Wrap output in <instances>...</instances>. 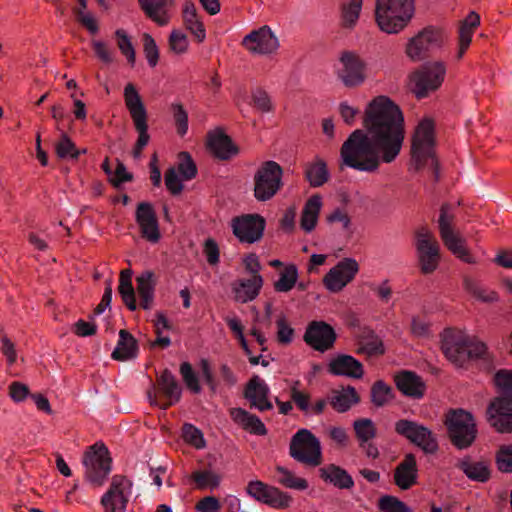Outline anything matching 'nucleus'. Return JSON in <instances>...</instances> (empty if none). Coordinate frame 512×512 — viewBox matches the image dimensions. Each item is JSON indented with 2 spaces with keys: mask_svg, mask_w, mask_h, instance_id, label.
<instances>
[{
  "mask_svg": "<svg viewBox=\"0 0 512 512\" xmlns=\"http://www.w3.org/2000/svg\"><path fill=\"white\" fill-rule=\"evenodd\" d=\"M363 129L354 130L340 148L341 165L376 173L381 163H392L400 154L405 138L400 108L386 96L374 98L367 106Z\"/></svg>",
  "mask_w": 512,
  "mask_h": 512,
  "instance_id": "obj_1",
  "label": "nucleus"
},
{
  "mask_svg": "<svg viewBox=\"0 0 512 512\" xmlns=\"http://www.w3.org/2000/svg\"><path fill=\"white\" fill-rule=\"evenodd\" d=\"M300 381H295L290 388L291 401L299 411L306 416L321 415L329 403L338 413L347 412L353 405L360 402V396L353 386H347L340 391H334L329 401L325 398L315 400L310 404L311 396L308 392L299 389Z\"/></svg>",
  "mask_w": 512,
  "mask_h": 512,
  "instance_id": "obj_2",
  "label": "nucleus"
},
{
  "mask_svg": "<svg viewBox=\"0 0 512 512\" xmlns=\"http://www.w3.org/2000/svg\"><path fill=\"white\" fill-rule=\"evenodd\" d=\"M441 349L457 367H463L468 360L482 358L487 351L483 342L471 340L462 332L452 329L445 330Z\"/></svg>",
  "mask_w": 512,
  "mask_h": 512,
  "instance_id": "obj_3",
  "label": "nucleus"
},
{
  "mask_svg": "<svg viewBox=\"0 0 512 512\" xmlns=\"http://www.w3.org/2000/svg\"><path fill=\"white\" fill-rule=\"evenodd\" d=\"M414 14V0H377L375 19L379 28L388 34L403 30Z\"/></svg>",
  "mask_w": 512,
  "mask_h": 512,
  "instance_id": "obj_4",
  "label": "nucleus"
},
{
  "mask_svg": "<svg viewBox=\"0 0 512 512\" xmlns=\"http://www.w3.org/2000/svg\"><path fill=\"white\" fill-rule=\"evenodd\" d=\"M431 119H423L417 125L412 137L411 156L416 170L422 169L429 162L438 179L439 163L435 156V131Z\"/></svg>",
  "mask_w": 512,
  "mask_h": 512,
  "instance_id": "obj_5",
  "label": "nucleus"
},
{
  "mask_svg": "<svg viewBox=\"0 0 512 512\" xmlns=\"http://www.w3.org/2000/svg\"><path fill=\"white\" fill-rule=\"evenodd\" d=\"M82 464L84 480L94 488L102 487L112 471V458L102 441L87 447L82 457Z\"/></svg>",
  "mask_w": 512,
  "mask_h": 512,
  "instance_id": "obj_6",
  "label": "nucleus"
},
{
  "mask_svg": "<svg viewBox=\"0 0 512 512\" xmlns=\"http://www.w3.org/2000/svg\"><path fill=\"white\" fill-rule=\"evenodd\" d=\"M124 102L134 127L138 132V139L134 144L132 155L138 159L142 155L143 149L147 146L150 140L148 134V115L144 103L132 83H128L124 88Z\"/></svg>",
  "mask_w": 512,
  "mask_h": 512,
  "instance_id": "obj_7",
  "label": "nucleus"
},
{
  "mask_svg": "<svg viewBox=\"0 0 512 512\" xmlns=\"http://www.w3.org/2000/svg\"><path fill=\"white\" fill-rule=\"evenodd\" d=\"M455 215L452 205L442 204L438 219V228L441 240L447 249L456 257L466 263H474V258L466 246V240L455 230Z\"/></svg>",
  "mask_w": 512,
  "mask_h": 512,
  "instance_id": "obj_8",
  "label": "nucleus"
},
{
  "mask_svg": "<svg viewBox=\"0 0 512 512\" xmlns=\"http://www.w3.org/2000/svg\"><path fill=\"white\" fill-rule=\"evenodd\" d=\"M445 426L450 442L459 450L471 447L477 437V428L472 414L462 409L449 411Z\"/></svg>",
  "mask_w": 512,
  "mask_h": 512,
  "instance_id": "obj_9",
  "label": "nucleus"
},
{
  "mask_svg": "<svg viewBox=\"0 0 512 512\" xmlns=\"http://www.w3.org/2000/svg\"><path fill=\"white\" fill-rule=\"evenodd\" d=\"M283 168L273 160L263 162L256 170L254 197L259 202L271 200L283 187Z\"/></svg>",
  "mask_w": 512,
  "mask_h": 512,
  "instance_id": "obj_10",
  "label": "nucleus"
},
{
  "mask_svg": "<svg viewBox=\"0 0 512 512\" xmlns=\"http://www.w3.org/2000/svg\"><path fill=\"white\" fill-rule=\"evenodd\" d=\"M289 454L297 462L309 467H317L323 461L319 439L305 428L298 430L292 436Z\"/></svg>",
  "mask_w": 512,
  "mask_h": 512,
  "instance_id": "obj_11",
  "label": "nucleus"
},
{
  "mask_svg": "<svg viewBox=\"0 0 512 512\" xmlns=\"http://www.w3.org/2000/svg\"><path fill=\"white\" fill-rule=\"evenodd\" d=\"M394 430L425 454L434 455L439 450L436 434L429 427L417 421L400 419L395 422Z\"/></svg>",
  "mask_w": 512,
  "mask_h": 512,
  "instance_id": "obj_12",
  "label": "nucleus"
},
{
  "mask_svg": "<svg viewBox=\"0 0 512 512\" xmlns=\"http://www.w3.org/2000/svg\"><path fill=\"white\" fill-rule=\"evenodd\" d=\"M445 75L443 62L426 63L410 75L411 91L418 99L425 98L442 85Z\"/></svg>",
  "mask_w": 512,
  "mask_h": 512,
  "instance_id": "obj_13",
  "label": "nucleus"
},
{
  "mask_svg": "<svg viewBox=\"0 0 512 512\" xmlns=\"http://www.w3.org/2000/svg\"><path fill=\"white\" fill-rule=\"evenodd\" d=\"M416 251L421 273L428 275L439 266L440 246L434 234L425 226L420 227L416 233Z\"/></svg>",
  "mask_w": 512,
  "mask_h": 512,
  "instance_id": "obj_14",
  "label": "nucleus"
},
{
  "mask_svg": "<svg viewBox=\"0 0 512 512\" xmlns=\"http://www.w3.org/2000/svg\"><path fill=\"white\" fill-rule=\"evenodd\" d=\"M445 40L444 32L435 27H426L406 45V55L412 61H421L427 58L431 51L442 46Z\"/></svg>",
  "mask_w": 512,
  "mask_h": 512,
  "instance_id": "obj_15",
  "label": "nucleus"
},
{
  "mask_svg": "<svg viewBox=\"0 0 512 512\" xmlns=\"http://www.w3.org/2000/svg\"><path fill=\"white\" fill-rule=\"evenodd\" d=\"M132 481L124 475H114L108 490L102 495L100 503L105 512H126L132 493Z\"/></svg>",
  "mask_w": 512,
  "mask_h": 512,
  "instance_id": "obj_16",
  "label": "nucleus"
},
{
  "mask_svg": "<svg viewBox=\"0 0 512 512\" xmlns=\"http://www.w3.org/2000/svg\"><path fill=\"white\" fill-rule=\"evenodd\" d=\"M266 222L259 214H243L231 220L234 236L240 243L253 244L262 239Z\"/></svg>",
  "mask_w": 512,
  "mask_h": 512,
  "instance_id": "obj_17",
  "label": "nucleus"
},
{
  "mask_svg": "<svg viewBox=\"0 0 512 512\" xmlns=\"http://www.w3.org/2000/svg\"><path fill=\"white\" fill-rule=\"evenodd\" d=\"M157 385L159 392L164 396V400L162 401L157 398L156 388L152 386L151 390L147 392L151 404L166 410L180 401L181 387L170 370L165 369L161 373L157 378Z\"/></svg>",
  "mask_w": 512,
  "mask_h": 512,
  "instance_id": "obj_18",
  "label": "nucleus"
},
{
  "mask_svg": "<svg viewBox=\"0 0 512 512\" xmlns=\"http://www.w3.org/2000/svg\"><path fill=\"white\" fill-rule=\"evenodd\" d=\"M359 264L353 258H344L332 267L323 278L326 289L332 293L342 291L356 276Z\"/></svg>",
  "mask_w": 512,
  "mask_h": 512,
  "instance_id": "obj_19",
  "label": "nucleus"
},
{
  "mask_svg": "<svg viewBox=\"0 0 512 512\" xmlns=\"http://www.w3.org/2000/svg\"><path fill=\"white\" fill-rule=\"evenodd\" d=\"M336 338L337 335L334 328L324 321L310 322L303 336L305 343L319 352L331 349Z\"/></svg>",
  "mask_w": 512,
  "mask_h": 512,
  "instance_id": "obj_20",
  "label": "nucleus"
},
{
  "mask_svg": "<svg viewBox=\"0 0 512 512\" xmlns=\"http://www.w3.org/2000/svg\"><path fill=\"white\" fill-rule=\"evenodd\" d=\"M246 490L256 500L274 508H287L292 502L290 495L259 480L250 481Z\"/></svg>",
  "mask_w": 512,
  "mask_h": 512,
  "instance_id": "obj_21",
  "label": "nucleus"
},
{
  "mask_svg": "<svg viewBox=\"0 0 512 512\" xmlns=\"http://www.w3.org/2000/svg\"><path fill=\"white\" fill-rule=\"evenodd\" d=\"M340 63L342 68L337 75L346 87H356L365 81V63L356 53L342 52Z\"/></svg>",
  "mask_w": 512,
  "mask_h": 512,
  "instance_id": "obj_22",
  "label": "nucleus"
},
{
  "mask_svg": "<svg viewBox=\"0 0 512 512\" xmlns=\"http://www.w3.org/2000/svg\"><path fill=\"white\" fill-rule=\"evenodd\" d=\"M242 45L253 54H272L279 48V42L270 27L262 26L251 31L243 40Z\"/></svg>",
  "mask_w": 512,
  "mask_h": 512,
  "instance_id": "obj_23",
  "label": "nucleus"
},
{
  "mask_svg": "<svg viewBox=\"0 0 512 512\" xmlns=\"http://www.w3.org/2000/svg\"><path fill=\"white\" fill-rule=\"evenodd\" d=\"M487 420L499 433L512 432V400L496 397L487 408Z\"/></svg>",
  "mask_w": 512,
  "mask_h": 512,
  "instance_id": "obj_24",
  "label": "nucleus"
},
{
  "mask_svg": "<svg viewBox=\"0 0 512 512\" xmlns=\"http://www.w3.org/2000/svg\"><path fill=\"white\" fill-rule=\"evenodd\" d=\"M136 223L140 228L142 238L151 243H157L161 234L156 212L151 203L141 202L137 205Z\"/></svg>",
  "mask_w": 512,
  "mask_h": 512,
  "instance_id": "obj_25",
  "label": "nucleus"
},
{
  "mask_svg": "<svg viewBox=\"0 0 512 512\" xmlns=\"http://www.w3.org/2000/svg\"><path fill=\"white\" fill-rule=\"evenodd\" d=\"M269 392L267 384L255 375L247 383L244 396L250 402V407L264 412L273 408L271 401L268 399Z\"/></svg>",
  "mask_w": 512,
  "mask_h": 512,
  "instance_id": "obj_26",
  "label": "nucleus"
},
{
  "mask_svg": "<svg viewBox=\"0 0 512 512\" xmlns=\"http://www.w3.org/2000/svg\"><path fill=\"white\" fill-rule=\"evenodd\" d=\"M393 479L394 484L401 490H408L417 484L418 466L413 453L404 455L402 461L394 469Z\"/></svg>",
  "mask_w": 512,
  "mask_h": 512,
  "instance_id": "obj_27",
  "label": "nucleus"
},
{
  "mask_svg": "<svg viewBox=\"0 0 512 512\" xmlns=\"http://www.w3.org/2000/svg\"><path fill=\"white\" fill-rule=\"evenodd\" d=\"M328 372L335 376L361 379L364 375L363 364L351 355L339 354L328 364Z\"/></svg>",
  "mask_w": 512,
  "mask_h": 512,
  "instance_id": "obj_28",
  "label": "nucleus"
},
{
  "mask_svg": "<svg viewBox=\"0 0 512 512\" xmlns=\"http://www.w3.org/2000/svg\"><path fill=\"white\" fill-rule=\"evenodd\" d=\"M207 148L220 160H229L239 152L232 139L220 129L208 133Z\"/></svg>",
  "mask_w": 512,
  "mask_h": 512,
  "instance_id": "obj_29",
  "label": "nucleus"
},
{
  "mask_svg": "<svg viewBox=\"0 0 512 512\" xmlns=\"http://www.w3.org/2000/svg\"><path fill=\"white\" fill-rule=\"evenodd\" d=\"M397 389L405 396L420 399L424 396L426 386L421 377L412 371H402L395 376Z\"/></svg>",
  "mask_w": 512,
  "mask_h": 512,
  "instance_id": "obj_30",
  "label": "nucleus"
},
{
  "mask_svg": "<svg viewBox=\"0 0 512 512\" xmlns=\"http://www.w3.org/2000/svg\"><path fill=\"white\" fill-rule=\"evenodd\" d=\"M229 415L232 421L243 430L253 435L265 436L268 431L261 419L242 408H231Z\"/></svg>",
  "mask_w": 512,
  "mask_h": 512,
  "instance_id": "obj_31",
  "label": "nucleus"
},
{
  "mask_svg": "<svg viewBox=\"0 0 512 512\" xmlns=\"http://www.w3.org/2000/svg\"><path fill=\"white\" fill-rule=\"evenodd\" d=\"M182 17L185 28L194 36L198 43L206 39V29L192 1L186 0L183 4Z\"/></svg>",
  "mask_w": 512,
  "mask_h": 512,
  "instance_id": "obj_32",
  "label": "nucleus"
},
{
  "mask_svg": "<svg viewBox=\"0 0 512 512\" xmlns=\"http://www.w3.org/2000/svg\"><path fill=\"white\" fill-rule=\"evenodd\" d=\"M263 282L261 275L235 282L232 287L235 300L240 303L254 300L259 295Z\"/></svg>",
  "mask_w": 512,
  "mask_h": 512,
  "instance_id": "obj_33",
  "label": "nucleus"
},
{
  "mask_svg": "<svg viewBox=\"0 0 512 512\" xmlns=\"http://www.w3.org/2000/svg\"><path fill=\"white\" fill-rule=\"evenodd\" d=\"M456 466L471 481L485 483L491 478V470L486 461H473L466 456Z\"/></svg>",
  "mask_w": 512,
  "mask_h": 512,
  "instance_id": "obj_34",
  "label": "nucleus"
},
{
  "mask_svg": "<svg viewBox=\"0 0 512 512\" xmlns=\"http://www.w3.org/2000/svg\"><path fill=\"white\" fill-rule=\"evenodd\" d=\"M480 25V16L476 12H470L467 17L460 22L458 30V53L457 58L461 59L469 48L472 36Z\"/></svg>",
  "mask_w": 512,
  "mask_h": 512,
  "instance_id": "obj_35",
  "label": "nucleus"
},
{
  "mask_svg": "<svg viewBox=\"0 0 512 512\" xmlns=\"http://www.w3.org/2000/svg\"><path fill=\"white\" fill-rule=\"evenodd\" d=\"M138 342L135 337L127 330L119 331V339L111 357L118 361H127L137 357Z\"/></svg>",
  "mask_w": 512,
  "mask_h": 512,
  "instance_id": "obj_36",
  "label": "nucleus"
},
{
  "mask_svg": "<svg viewBox=\"0 0 512 512\" xmlns=\"http://www.w3.org/2000/svg\"><path fill=\"white\" fill-rule=\"evenodd\" d=\"M137 294L139 297V306L144 310L152 307L154 301V292L156 282L154 273L151 271H144L136 278Z\"/></svg>",
  "mask_w": 512,
  "mask_h": 512,
  "instance_id": "obj_37",
  "label": "nucleus"
},
{
  "mask_svg": "<svg viewBox=\"0 0 512 512\" xmlns=\"http://www.w3.org/2000/svg\"><path fill=\"white\" fill-rule=\"evenodd\" d=\"M358 339V354H366L367 356H379L385 353L383 341L371 328H362Z\"/></svg>",
  "mask_w": 512,
  "mask_h": 512,
  "instance_id": "obj_38",
  "label": "nucleus"
},
{
  "mask_svg": "<svg viewBox=\"0 0 512 512\" xmlns=\"http://www.w3.org/2000/svg\"><path fill=\"white\" fill-rule=\"evenodd\" d=\"M320 477L338 489H351L354 487V480L351 475L340 466L329 464L320 469Z\"/></svg>",
  "mask_w": 512,
  "mask_h": 512,
  "instance_id": "obj_39",
  "label": "nucleus"
},
{
  "mask_svg": "<svg viewBox=\"0 0 512 512\" xmlns=\"http://www.w3.org/2000/svg\"><path fill=\"white\" fill-rule=\"evenodd\" d=\"M171 0H139L141 9L146 16L160 26L168 24L170 17L166 11L171 5Z\"/></svg>",
  "mask_w": 512,
  "mask_h": 512,
  "instance_id": "obj_40",
  "label": "nucleus"
},
{
  "mask_svg": "<svg viewBox=\"0 0 512 512\" xmlns=\"http://www.w3.org/2000/svg\"><path fill=\"white\" fill-rule=\"evenodd\" d=\"M322 207V197L318 194L311 196L305 203L300 219V227L305 232L315 229Z\"/></svg>",
  "mask_w": 512,
  "mask_h": 512,
  "instance_id": "obj_41",
  "label": "nucleus"
},
{
  "mask_svg": "<svg viewBox=\"0 0 512 512\" xmlns=\"http://www.w3.org/2000/svg\"><path fill=\"white\" fill-rule=\"evenodd\" d=\"M304 176L311 187L323 186L329 180V171L326 162L321 158H315L304 166Z\"/></svg>",
  "mask_w": 512,
  "mask_h": 512,
  "instance_id": "obj_42",
  "label": "nucleus"
},
{
  "mask_svg": "<svg viewBox=\"0 0 512 512\" xmlns=\"http://www.w3.org/2000/svg\"><path fill=\"white\" fill-rule=\"evenodd\" d=\"M118 291L126 307L130 311H135L137 303L135 290L132 285V271L130 269H124L120 272Z\"/></svg>",
  "mask_w": 512,
  "mask_h": 512,
  "instance_id": "obj_43",
  "label": "nucleus"
},
{
  "mask_svg": "<svg viewBox=\"0 0 512 512\" xmlns=\"http://www.w3.org/2000/svg\"><path fill=\"white\" fill-rule=\"evenodd\" d=\"M276 472V481L280 485H282L285 488L294 489V490H305L308 488V482L306 479L297 477L292 471L289 469L283 467V466H276L275 468Z\"/></svg>",
  "mask_w": 512,
  "mask_h": 512,
  "instance_id": "obj_44",
  "label": "nucleus"
},
{
  "mask_svg": "<svg viewBox=\"0 0 512 512\" xmlns=\"http://www.w3.org/2000/svg\"><path fill=\"white\" fill-rule=\"evenodd\" d=\"M56 155L60 159H73L77 160L81 154H85L87 152L86 149H78L75 143L71 140V138L62 131L60 140L55 145Z\"/></svg>",
  "mask_w": 512,
  "mask_h": 512,
  "instance_id": "obj_45",
  "label": "nucleus"
},
{
  "mask_svg": "<svg viewBox=\"0 0 512 512\" xmlns=\"http://www.w3.org/2000/svg\"><path fill=\"white\" fill-rule=\"evenodd\" d=\"M353 429L358 444L372 441L377 435V427L369 418L356 419L353 422Z\"/></svg>",
  "mask_w": 512,
  "mask_h": 512,
  "instance_id": "obj_46",
  "label": "nucleus"
},
{
  "mask_svg": "<svg viewBox=\"0 0 512 512\" xmlns=\"http://www.w3.org/2000/svg\"><path fill=\"white\" fill-rule=\"evenodd\" d=\"M298 279V269L294 264H288L280 273L279 279L274 283L276 292H289L294 288Z\"/></svg>",
  "mask_w": 512,
  "mask_h": 512,
  "instance_id": "obj_47",
  "label": "nucleus"
},
{
  "mask_svg": "<svg viewBox=\"0 0 512 512\" xmlns=\"http://www.w3.org/2000/svg\"><path fill=\"white\" fill-rule=\"evenodd\" d=\"M362 8V0H347L341 7L342 25L346 28L355 26Z\"/></svg>",
  "mask_w": 512,
  "mask_h": 512,
  "instance_id": "obj_48",
  "label": "nucleus"
},
{
  "mask_svg": "<svg viewBox=\"0 0 512 512\" xmlns=\"http://www.w3.org/2000/svg\"><path fill=\"white\" fill-rule=\"evenodd\" d=\"M176 171L184 181H190L197 176V166L189 152L182 151L178 154Z\"/></svg>",
  "mask_w": 512,
  "mask_h": 512,
  "instance_id": "obj_49",
  "label": "nucleus"
},
{
  "mask_svg": "<svg viewBox=\"0 0 512 512\" xmlns=\"http://www.w3.org/2000/svg\"><path fill=\"white\" fill-rule=\"evenodd\" d=\"M191 479L198 490L214 489L220 484V476L211 470L194 471L191 474Z\"/></svg>",
  "mask_w": 512,
  "mask_h": 512,
  "instance_id": "obj_50",
  "label": "nucleus"
},
{
  "mask_svg": "<svg viewBox=\"0 0 512 512\" xmlns=\"http://www.w3.org/2000/svg\"><path fill=\"white\" fill-rule=\"evenodd\" d=\"M371 402L376 407H383L392 398V389L384 381H376L370 391Z\"/></svg>",
  "mask_w": 512,
  "mask_h": 512,
  "instance_id": "obj_51",
  "label": "nucleus"
},
{
  "mask_svg": "<svg viewBox=\"0 0 512 512\" xmlns=\"http://www.w3.org/2000/svg\"><path fill=\"white\" fill-rule=\"evenodd\" d=\"M182 438L185 443L194 447L195 449H203L206 447V441L202 431L190 423H185L182 426Z\"/></svg>",
  "mask_w": 512,
  "mask_h": 512,
  "instance_id": "obj_52",
  "label": "nucleus"
},
{
  "mask_svg": "<svg viewBox=\"0 0 512 512\" xmlns=\"http://www.w3.org/2000/svg\"><path fill=\"white\" fill-rule=\"evenodd\" d=\"M276 339L281 345H289L294 339L295 331L284 314H280L276 320Z\"/></svg>",
  "mask_w": 512,
  "mask_h": 512,
  "instance_id": "obj_53",
  "label": "nucleus"
},
{
  "mask_svg": "<svg viewBox=\"0 0 512 512\" xmlns=\"http://www.w3.org/2000/svg\"><path fill=\"white\" fill-rule=\"evenodd\" d=\"M378 508L381 512H413L405 502L391 495L382 496L378 500Z\"/></svg>",
  "mask_w": 512,
  "mask_h": 512,
  "instance_id": "obj_54",
  "label": "nucleus"
},
{
  "mask_svg": "<svg viewBox=\"0 0 512 512\" xmlns=\"http://www.w3.org/2000/svg\"><path fill=\"white\" fill-rule=\"evenodd\" d=\"M494 382L502 394L501 397L512 400V370H499L495 374Z\"/></svg>",
  "mask_w": 512,
  "mask_h": 512,
  "instance_id": "obj_55",
  "label": "nucleus"
},
{
  "mask_svg": "<svg viewBox=\"0 0 512 512\" xmlns=\"http://www.w3.org/2000/svg\"><path fill=\"white\" fill-rule=\"evenodd\" d=\"M170 109L176 125L177 134L183 137L188 131V113L181 103H172Z\"/></svg>",
  "mask_w": 512,
  "mask_h": 512,
  "instance_id": "obj_56",
  "label": "nucleus"
},
{
  "mask_svg": "<svg viewBox=\"0 0 512 512\" xmlns=\"http://www.w3.org/2000/svg\"><path fill=\"white\" fill-rule=\"evenodd\" d=\"M117 38V45L123 55L126 56L127 61L131 64H135L136 55L134 47L127 33L123 29H118L115 32Z\"/></svg>",
  "mask_w": 512,
  "mask_h": 512,
  "instance_id": "obj_57",
  "label": "nucleus"
},
{
  "mask_svg": "<svg viewBox=\"0 0 512 512\" xmlns=\"http://www.w3.org/2000/svg\"><path fill=\"white\" fill-rule=\"evenodd\" d=\"M182 177L177 173L175 167H169L164 174V182L171 195H180L184 189Z\"/></svg>",
  "mask_w": 512,
  "mask_h": 512,
  "instance_id": "obj_58",
  "label": "nucleus"
},
{
  "mask_svg": "<svg viewBox=\"0 0 512 512\" xmlns=\"http://www.w3.org/2000/svg\"><path fill=\"white\" fill-rule=\"evenodd\" d=\"M465 287L473 297L482 302L489 303L498 300V295L496 292L484 289L468 279L465 280Z\"/></svg>",
  "mask_w": 512,
  "mask_h": 512,
  "instance_id": "obj_59",
  "label": "nucleus"
},
{
  "mask_svg": "<svg viewBox=\"0 0 512 512\" xmlns=\"http://www.w3.org/2000/svg\"><path fill=\"white\" fill-rule=\"evenodd\" d=\"M143 51L150 67H155L159 61V49L153 37L145 33L143 35Z\"/></svg>",
  "mask_w": 512,
  "mask_h": 512,
  "instance_id": "obj_60",
  "label": "nucleus"
},
{
  "mask_svg": "<svg viewBox=\"0 0 512 512\" xmlns=\"http://www.w3.org/2000/svg\"><path fill=\"white\" fill-rule=\"evenodd\" d=\"M496 465L500 472H512V444L500 447L496 454Z\"/></svg>",
  "mask_w": 512,
  "mask_h": 512,
  "instance_id": "obj_61",
  "label": "nucleus"
},
{
  "mask_svg": "<svg viewBox=\"0 0 512 512\" xmlns=\"http://www.w3.org/2000/svg\"><path fill=\"white\" fill-rule=\"evenodd\" d=\"M169 48L176 54H183L188 50L189 42L185 33L180 30H173L170 33Z\"/></svg>",
  "mask_w": 512,
  "mask_h": 512,
  "instance_id": "obj_62",
  "label": "nucleus"
},
{
  "mask_svg": "<svg viewBox=\"0 0 512 512\" xmlns=\"http://www.w3.org/2000/svg\"><path fill=\"white\" fill-rule=\"evenodd\" d=\"M180 373L186 386L194 393H199L201 388L198 382V378L195 375L193 368L190 363L183 362L180 365Z\"/></svg>",
  "mask_w": 512,
  "mask_h": 512,
  "instance_id": "obj_63",
  "label": "nucleus"
},
{
  "mask_svg": "<svg viewBox=\"0 0 512 512\" xmlns=\"http://www.w3.org/2000/svg\"><path fill=\"white\" fill-rule=\"evenodd\" d=\"M252 100L254 106L263 113H268L273 110V104L268 93L263 89H256L252 93Z\"/></svg>",
  "mask_w": 512,
  "mask_h": 512,
  "instance_id": "obj_64",
  "label": "nucleus"
}]
</instances>
